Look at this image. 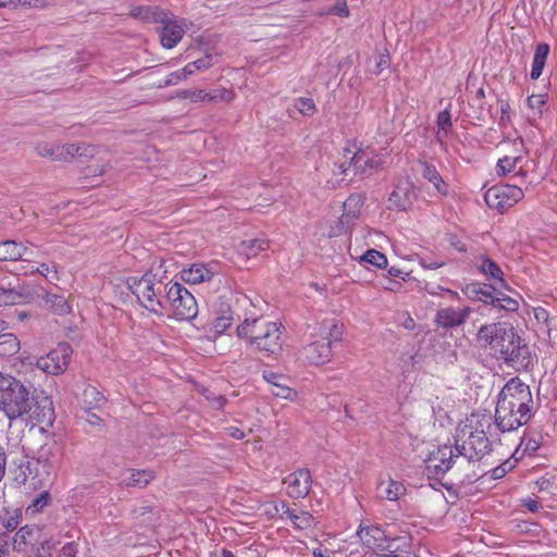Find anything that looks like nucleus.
<instances>
[{
  "mask_svg": "<svg viewBox=\"0 0 557 557\" xmlns=\"http://www.w3.org/2000/svg\"><path fill=\"white\" fill-rule=\"evenodd\" d=\"M42 539L41 529L36 524H26L18 529L13 537V550L24 554Z\"/></svg>",
  "mask_w": 557,
  "mask_h": 557,
  "instance_id": "18",
  "label": "nucleus"
},
{
  "mask_svg": "<svg viewBox=\"0 0 557 557\" xmlns=\"http://www.w3.org/2000/svg\"><path fill=\"white\" fill-rule=\"evenodd\" d=\"M499 104H500V112H502V117H500L499 123L505 124L506 119H508V112L510 110V106L506 100H499Z\"/></svg>",
  "mask_w": 557,
  "mask_h": 557,
  "instance_id": "62",
  "label": "nucleus"
},
{
  "mask_svg": "<svg viewBox=\"0 0 557 557\" xmlns=\"http://www.w3.org/2000/svg\"><path fill=\"white\" fill-rule=\"evenodd\" d=\"M471 312V308L467 306L462 308H442L437 310L434 318V323L438 327H443L444 330L455 329L457 326L462 325L467 321Z\"/></svg>",
  "mask_w": 557,
  "mask_h": 557,
  "instance_id": "15",
  "label": "nucleus"
},
{
  "mask_svg": "<svg viewBox=\"0 0 557 557\" xmlns=\"http://www.w3.org/2000/svg\"><path fill=\"white\" fill-rule=\"evenodd\" d=\"M475 103L479 107V111H478V113L475 115L476 120H479L481 122H485L487 116L490 119L494 117L493 112H492V106H488V108L486 109V112H484V101L475 102Z\"/></svg>",
  "mask_w": 557,
  "mask_h": 557,
  "instance_id": "53",
  "label": "nucleus"
},
{
  "mask_svg": "<svg viewBox=\"0 0 557 557\" xmlns=\"http://www.w3.org/2000/svg\"><path fill=\"white\" fill-rule=\"evenodd\" d=\"M405 492V485L393 479L381 481L377 485L379 495L387 500H397Z\"/></svg>",
  "mask_w": 557,
  "mask_h": 557,
  "instance_id": "30",
  "label": "nucleus"
},
{
  "mask_svg": "<svg viewBox=\"0 0 557 557\" xmlns=\"http://www.w3.org/2000/svg\"><path fill=\"white\" fill-rule=\"evenodd\" d=\"M39 298H42L46 306L57 314L64 315L70 312V306L61 295L50 294L44 289V294Z\"/></svg>",
  "mask_w": 557,
  "mask_h": 557,
  "instance_id": "36",
  "label": "nucleus"
},
{
  "mask_svg": "<svg viewBox=\"0 0 557 557\" xmlns=\"http://www.w3.org/2000/svg\"><path fill=\"white\" fill-rule=\"evenodd\" d=\"M131 15L134 18L159 24L160 22H165L166 13L159 9L158 7H149V5H137L131 10Z\"/></svg>",
  "mask_w": 557,
  "mask_h": 557,
  "instance_id": "25",
  "label": "nucleus"
},
{
  "mask_svg": "<svg viewBox=\"0 0 557 557\" xmlns=\"http://www.w3.org/2000/svg\"><path fill=\"white\" fill-rule=\"evenodd\" d=\"M332 12L338 16H348V14H349V11H348V8H347V4L345 1L342 3H336L333 7Z\"/></svg>",
  "mask_w": 557,
  "mask_h": 557,
  "instance_id": "56",
  "label": "nucleus"
},
{
  "mask_svg": "<svg viewBox=\"0 0 557 557\" xmlns=\"http://www.w3.org/2000/svg\"><path fill=\"white\" fill-rule=\"evenodd\" d=\"M361 262L370 263L379 269H383L387 265V258L384 253L369 249L361 258Z\"/></svg>",
  "mask_w": 557,
  "mask_h": 557,
  "instance_id": "43",
  "label": "nucleus"
},
{
  "mask_svg": "<svg viewBox=\"0 0 557 557\" xmlns=\"http://www.w3.org/2000/svg\"><path fill=\"white\" fill-rule=\"evenodd\" d=\"M62 554L65 556V557H76L77 553H78V549H77V546L74 542H71V543H66L62 549H61Z\"/></svg>",
  "mask_w": 557,
  "mask_h": 557,
  "instance_id": "55",
  "label": "nucleus"
},
{
  "mask_svg": "<svg viewBox=\"0 0 557 557\" xmlns=\"http://www.w3.org/2000/svg\"><path fill=\"white\" fill-rule=\"evenodd\" d=\"M49 500V494L47 492L41 493L38 497H36L30 507H34L35 510L42 509Z\"/></svg>",
  "mask_w": 557,
  "mask_h": 557,
  "instance_id": "54",
  "label": "nucleus"
},
{
  "mask_svg": "<svg viewBox=\"0 0 557 557\" xmlns=\"http://www.w3.org/2000/svg\"><path fill=\"white\" fill-rule=\"evenodd\" d=\"M269 245L270 242L265 238H249L239 243L237 251L250 259L269 249Z\"/></svg>",
  "mask_w": 557,
  "mask_h": 557,
  "instance_id": "29",
  "label": "nucleus"
},
{
  "mask_svg": "<svg viewBox=\"0 0 557 557\" xmlns=\"http://www.w3.org/2000/svg\"><path fill=\"white\" fill-rule=\"evenodd\" d=\"M522 189L516 184L495 185L487 189L484 200L491 209L503 213L523 198Z\"/></svg>",
  "mask_w": 557,
  "mask_h": 557,
  "instance_id": "9",
  "label": "nucleus"
},
{
  "mask_svg": "<svg viewBox=\"0 0 557 557\" xmlns=\"http://www.w3.org/2000/svg\"><path fill=\"white\" fill-rule=\"evenodd\" d=\"M304 355L308 362L323 364L330 361L332 347L330 346V342H324L320 338L305 346Z\"/></svg>",
  "mask_w": 557,
  "mask_h": 557,
  "instance_id": "20",
  "label": "nucleus"
},
{
  "mask_svg": "<svg viewBox=\"0 0 557 557\" xmlns=\"http://www.w3.org/2000/svg\"><path fill=\"white\" fill-rule=\"evenodd\" d=\"M533 396L528 384L510 379L497 395L494 423L502 433L525 425L533 417Z\"/></svg>",
  "mask_w": 557,
  "mask_h": 557,
  "instance_id": "2",
  "label": "nucleus"
},
{
  "mask_svg": "<svg viewBox=\"0 0 557 557\" xmlns=\"http://www.w3.org/2000/svg\"><path fill=\"white\" fill-rule=\"evenodd\" d=\"M478 342L491 350V355L518 371L532 367V354L525 339L506 322L482 325L478 331Z\"/></svg>",
  "mask_w": 557,
  "mask_h": 557,
  "instance_id": "1",
  "label": "nucleus"
},
{
  "mask_svg": "<svg viewBox=\"0 0 557 557\" xmlns=\"http://www.w3.org/2000/svg\"><path fill=\"white\" fill-rule=\"evenodd\" d=\"M94 148L91 146H86L84 144H67L63 146H58L48 143H39L36 146V151L40 157L50 158L53 161H71L74 157H88L92 156L91 151Z\"/></svg>",
  "mask_w": 557,
  "mask_h": 557,
  "instance_id": "10",
  "label": "nucleus"
},
{
  "mask_svg": "<svg viewBox=\"0 0 557 557\" xmlns=\"http://www.w3.org/2000/svg\"><path fill=\"white\" fill-rule=\"evenodd\" d=\"M436 124L438 127L436 139L443 149H446L445 138H447L453 129L451 115L448 109L437 114Z\"/></svg>",
  "mask_w": 557,
  "mask_h": 557,
  "instance_id": "35",
  "label": "nucleus"
},
{
  "mask_svg": "<svg viewBox=\"0 0 557 557\" xmlns=\"http://www.w3.org/2000/svg\"><path fill=\"white\" fill-rule=\"evenodd\" d=\"M164 310L173 311L180 320H193L197 317L198 305L191 293L175 282L166 290Z\"/></svg>",
  "mask_w": 557,
  "mask_h": 557,
  "instance_id": "7",
  "label": "nucleus"
},
{
  "mask_svg": "<svg viewBox=\"0 0 557 557\" xmlns=\"http://www.w3.org/2000/svg\"><path fill=\"white\" fill-rule=\"evenodd\" d=\"M416 199V191L413 186L408 182L399 184L395 187L393 193L389 195L388 202L389 209H396L399 211L408 210Z\"/></svg>",
  "mask_w": 557,
  "mask_h": 557,
  "instance_id": "19",
  "label": "nucleus"
},
{
  "mask_svg": "<svg viewBox=\"0 0 557 557\" xmlns=\"http://www.w3.org/2000/svg\"><path fill=\"white\" fill-rule=\"evenodd\" d=\"M207 398L211 401L212 407L215 409H222L226 404V398L224 396H214L212 398L208 396Z\"/></svg>",
  "mask_w": 557,
  "mask_h": 557,
  "instance_id": "61",
  "label": "nucleus"
},
{
  "mask_svg": "<svg viewBox=\"0 0 557 557\" xmlns=\"http://www.w3.org/2000/svg\"><path fill=\"white\" fill-rule=\"evenodd\" d=\"M389 66V57L387 54H381L380 60L376 63V71L381 72Z\"/></svg>",
  "mask_w": 557,
  "mask_h": 557,
  "instance_id": "63",
  "label": "nucleus"
},
{
  "mask_svg": "<svg viewBox=\"0 0 557 557\" xmlns=\"http://www.w3.org/2000/svg\"><path fill=\"white\" fill-rule=\"evenodd\" d=\"M154 478L152 471L137 470L134 471L128 478L123 479V484L127 487H146Z\"/></svg>",
  "mask_w": 557,
  "mask_h": 557,
  "instance_id": "39",
  "label": "nucleus"
},
{
  "mask_svg": "<svg viewBox=\"0 0 557 557\" xmlns=\"http://www.w3.org/2000/svg\"><path fill=\"white\" fill-rule=\"evenodd\" d=\"M449 244L459 252H467V246L457 236H450Z\"/></svg>",
  "mask_w": 557,
  "mask_h": 557,
  "instance_id": "59",
  "label": "nucleus"
},
{
  "mask_svg": "<svg viewBox=\"0 0 557 557\" xmlns=\"http://www.w3.org/2000/svg\"><path fill=\"white\" fill-rule=\"evenodd\" d=\"M419 165L423 178L432 183L438 194L446 196L448 194V184L444 182L436 168L433 164L421 160L419 161Z\"/></svg>",
  "mask_w": 557,
  "mask_h": 557,
  "instance_id": "24",
  "label": "nucleus"
},
{
  "mask_svg": "<svg viewBox=\"0 0 557 557\" xmlns=\"http://www.w3.org/2000/svg\"><path fill=\"white\" fill-rule=\"evenodd\" d=\"M420 264L424 269L435 270L444 267L446 264V261L437 258L423 257L420 259Z\"/></svg>",
  "mask_w": 557,
  "mask_h": 557,
  "instance_id": "51",
  "label": "nucleus"
},
{
  "mask_svg": "<svg viewBox=\"0 0 557 557\" xmlns=\"http://www.w3.org/2000/svg\"><path fill=\"white\" fill-rule=\"evenodd\" d=\"M26 422L35 424H46L47 426L52 425L55 413L52 399L45 394V392H37L36 389L32 393V409L29 412L22 418Z\"/></svg>",
  "mask_w": 557,
  "mask_h": 557,
  "instance_id": "11",
  "label": "nucleus"
},
{
  "mask_svg": "<svg viewBox=\"0 0 557 557\" xmlns=\"http://www.w3.org/2000/svg\"><path fill=\"white\" fill-rule=\"evenodd\" d=\"M214 59H216V55L206 54L205 57L194 61V63H195V66H197L198 71L207 70L214 64V62H215Z\"/></svg>",
  "mask_w": 557,
  "mask_h": 557,
  "instance_id": "52",
  "label": "nucleus"
},
{
  "mask_svg": "<svg viewBox=\"0 0 557 557\" xmlns=\"http://www.w3.org/2000/svg\"><path fill=\"white\" fill-rule=\"evenodd\" d=\"M384 159L381 154L372 150H359L352 154L349 162H343L338 165L339 174L347 176L350 171L354 175H371L375 171L383 169Z\"/></svg>",
  "mask_w": 557,
  "mask_h": 557,
  "instance_id": "8",
  "label": "nucleus"
},
{
  "mask_svg": "<svg viewBox=\"0 0 557 557\" xmlns=\"http://www.w3.org/2000/svg\"><path fill=\"white\" fill-rule=\"evenodd\" d=\"M366 196L361 193L351 194L343 203V214L339 218L342 231L346 232L360 218Z\"/></svg>",
  "mask_w": 557,
  "mask_h": 557,
  "instance_id": "16",
  "label": "nucleus"
},
{
  "mask_svg": "<svg viewBox=\"0 0 557 557\" xmlns=\"http://www.w3.org/2000/svg\"><path fill=\"white\" fill-rule=\"evenodd\" d=\"M27 247L15 240L0 242V260L1 261H16L24 258Z\"/></svg>",
  "mask_w": 557,
  "mask_h": 557,
  "instance_id": "28",
  "label": "nucleus"
},
{
  "mask_svg": "<svg viewBox=\"0 0 557 557\" xmlns=\"http://www.w3.org/2000/svg\"><path fill=\"white\" fill-rule=\"evenodd\" d=\"M156 274L145 273L140 278L129 277L127 286L137 297L140 305L148 311L162 315L164 311V298L157 297Z\"/></svg>",
  "mask_w": 557,
  "mask_h": 557,
  "instance_id": "6",
  "label": "nucleus"
},
{
  "mask_svg": "<svg viewBox=\"0 0 557 557\" xmlns=\"http://www.w3.org/2000/svg\"><path fill=\"white\" fill-rule=\"evenodd\" d=\"M57 542L52 539H41L33 547H29L24 557H53V550L55 549Z\"/></svg>",
  "mask_w": 557,
  "mask_h": 557,
  "instance_id": "37",
  "label": "nucleus"
},
{
  "mask_svg": "<svg viewBox=\"0 0 557 557\" xmlns=\"http://www.w3.org/2000/svg\"><path fill=\"white\" fill-rule=\"evenodd\" d=\"M548 53H549V45L548 44H546V42L537 44V46L535 48L534 57H533L531 73H530L531 79L536 81L542 75Z\"/></svg>",
  "mask_w": 557,
  "mask_h": 557,
  "instance_id": "32",
  "label": "nucleus"
},
{
  "mask_svg": "<svg viewBox=\"0 0 557 557\" xmlns=\"http://www.w3.org/2000/svg\"><path fill=\"white\" fill-rule=\"evenodd\" d=\"M459 459V453H454L453 447L447 445L440 446L437 449L430 453L429 457L424 461V474L429 481H434V483H430V485L433 488H436V484H440L449 491L451 485L443 483L442 479Z\"/></svg>",
  "mask_w": 557,
  "mask_h": 557,
  "instance_id": "5",
  "label": "nucleus"
},
{
  "mask_svg": "<svg viewBox=\"0 0 557 557\" xmlns=\"http://www.w3.org/2000/svg\"><path fill=\"white\" fill-rule=\"evenodd\" d=\"M162 27L160 28L159 37L162 47L172 49L183 38L185 30L175 21H171L166 17L165 22H160Z\"/></svg>",
  "mask_w": 557,
  "mask_h": 557,
  "instance_id": "21",
  "label": "nucleus"
},
{
  "mask_svg": "<svg viewBox=\"0 0 557 557\" xmlns=\"http://www.w3.org/2000/svg\"><path fill=\"white\" fill-rule=\"evenodd\" d=\"M0 354L14 355L20 350V341L11 333L0 335Z\"/></svg>",
  "mask_w": 557,
  "mask_h": 557,
  "instance_id": "42",
  "label": "nucleus"
},
{
  "mask_svg": "<svg viewBox=\"0 0 557 557\" xmlns=\"http://www.w3.org/2000/svg\"><path fill=\"white\" fill-rule=\"evenodd\" d=\"M522 506L531 512H536L540 508V503L533 498L523 499Z\"/></svg>",
  "mask_w": 557,
  "mask_h": 557,
  "instance_id": "58",
  "label": "nucleus"
},
{
  "mask_svg": "<svg viewBox=\"0 0 557 557\" xmlns=\"http://www.w3.org/2000/svg\"><path fill=\"white\" fill-rule=\"evenodd\" d=\"M72 354L73 349L71 345L66 342H61L46 356L40 357L36 364L44 372L58 375L66 370Z\"/></svg>",
  "mask_w": 557,
  "mask_h": 557,
  "instance_id": "12",
  "label": "nucleus"
},
{
  "mask_svg": "<svg viewBox=\"0 0 557 557\" xmlns=\"http://www.w3.org/2000/svg\"><path fill=\"white\" fill-rule=\"evenodd\" d=\"M7 468V454L5 449L0 445V482L4 478Z\"/></svg>",
  "mask_w": 557,
  "mask_h": 557,
  "instance_id": "57",
  "label": "nucleus"
},
{
  "mask_svg": "<svg viewBox=\"0 0 557 557\" xmlns=\"http://www.w3.org/2000/svg\"><path fill=\"white\" fill-rule=\"evenodd\" d=\"M528 104L533 111V119L541 117L546 106V98L544 95H532L528 98Z\"/></svg>",
  "mask_w": 557,
  "mask_h": 557,
  "instance_id": "46",
  "label": "nucleus"
},
{
  "mask_svg": "<svg viewBox=\"0 0 557 557\" xmlns=\"http://www.w3.org/2000/svg\"><path fill=\"white\" fill-rule=\"evenodd\" d=\"M44 287L22 284L17 287H0V307L30 302L42 296Z\"/></svg>",
  "mask_w": 557,
  "mask_h": 557,
  "instance_id": "14",
  "label": "nucleus"
},
{
  "mask_svg": "<svg viewBox=\"0 0 557 557\" xmlns=\"http://www.w3.org/2000/svg\"><path fill=\"white\" fill-rule=\"evenodd\" d=\"M20 5L29 8H42L46 5V0H20Z\"/></svg>",
  "mask_w": 557,
  "mask_h": 557,
  "instance_id": "60",
  "label": "nucleus"
},
{
  "mask_svg": "<svg viewBox=\"0 0 557 557\" xmlns=\"http://www.w3.org/2000/svg\"><path fill=\"white\" fill-rule=\"evenodd\" d=\"M233 312L230 306L222 302L219 310V315L213 322V329L215 333L223 334L233 324Z\"/></svg>",
  "mask_w": 557,
  "mask_h": 557,
  "instance_id": "38",
  "label": "nucleus"
},
{
  "mask_svg": "<svg viewBox=\"0 0 557 557\" xmlns=\"http://www.w3.org/2000/svg\"><path fill=\"white\" fill-rule=\"evenodd\" d=\"M455 450L460 457H465L468 462L480 460L491 450V441L483 430H474L470 432L467 441L461 445L456 444Z\"/></svg>",
  "mask_w": 557,
  "mask_h": 557,
  "instance_id": "13",
  "label": "nucleus"
},
{
  "mask_svg": "<svg viewBox=\"0 0 557 557\" xmlns=\"http://www.w3.org/2000/svg\"><path fill=\"white\" fill-rule=\"evenodd\" d=\"M106 397L96 387L87 385L82 394L83 407L86 411L100 408L106 404Z\"/></svg>",
  "mask_w": 557,
  "mask_h": 557,
  "instance_id": "34",
  "label": "nucleus"
},
{
  "mask_svg": "<svg viewBox=\"0 0 557 557\" xmlns=\"http://www.w3.org/2000/svg\"><path fill=\"white\" fill-rule=\"evenodd\" d=\"M357 534L363 546L373 550L375 548H382L381 542L385 537L384 531L382 529L374 525L364 527L360 528Z\"/></svg>",
  "mask_w": 557,
  "mask_h": 557,
  "instance_id": "26",
  "label": "nucleus"
},
{
  "mask_svg": "<svg viewBox=\"0 0 557 557\" xmlns=\"http://www.w3.org/2000/svg\"><path fill=\"white\" fill-rule=\"evenodd\" d=\"M212 276V271L201 263H195L190 268L184 269L181 273L182 280L188 284H199L210 281Z\"/></svg>",
  "mask_w": 557,
  "mask_h": 557,
  "instance_id": "27",
  "label": "nucleus"
},
{
  "mask_svg": "<svg viewBox=\"0 0 557 557\" xmlns=\"http://www.w3.org/2000/svg\"><path fill=\"white\" fill-rule=\"evenodd\" d=\"M482 287H483L481 289L482 294H480V299L478 301H482L484 304L492 305V300H494L496 298V294H497L498 289H496L492 285H487V284H482Z\"/></svg>",
  "mask_w": 557,
  "mask_h": 557,
  "instance_id": "48",
  "label": "nucleus"
},
{
  "mask_svg": "<svg viewBox=\"0 0 557 557\" xmlns=\"http://www.w3.org/2000/svg\"><path fill=\"white\" fill-rule=\"evenodd\" d=\"M318 335L321 337V341L330 342L332 347L334 344L342 342L343 324L335 319L324 320L319 327Z\"/></svg>",
  "mask_w": 557,
  "mask_h": 557,
  "instance_id": "23",
  "label": "nucleus"
},
{
  "mask_svg": "<svg viewBox=\"0 0 557 557\" xmlns=\"http://www.w3.org/2000/svg\"><path fill=\"white\" fill-rule=\"evenodd\" d=\"M482 284L481 283H469V284H466L462 288H461V292L471 300H475L478 301L480 299V294L481 293V289H482Z\"/></svg>",
  "mask_w": 557,
  "mask_h": 557,
  "instance_id": "47",
  "label": "nucleus"
},
{
  "mask_svg": "<svg viewBox=\"0 0 557 557\" xmlns=\"http://www.w3.org/2000/svg\"><path fill=\"white\" fill-rule=\"evenodd\" d=\"M263 379L271 385L270 392L280 398L292 399L296 395L293 388L287 384L288 379L280 373L263 371Z\"/></svg>",
  "mask_w": 557,
  "mask_h": 557,
  "instance_id": "22",
  "label": "nucleus"
},
{
  "mask_svg": "<svg viewBox=\"0 0 557 557\" xmlns=\"http://www.w3.org/2000/svg\"><path fill=\"white\" fill-rule=\"evenodd\" d=\"M521 446H523L524 451L528 453V455L532 456L534 455L537 449L540 448V442L536 438L529 437L527 435H523L521 437Z\"/></svg>",
  "mask_w": 557,
  "mask_h": 557,
  "instance_id": "49",
  "label": "nucleus"
},
{
  "mask_svg": "<svg viewBox=\"0 0 557 557\" xmlns=\"http://www.w3.org/2000/svg\"><path fill=\"white\" fill-rule=\"evenodd\" d=\"M288 485V495L293 498L306 497L312 485L311 473L308 469H298L290 473L284 481Z\"/></svg>",
  "mask_w": 557,
  "mask_h": 557,
  "instance_id": "17",
  "label": "nucleus"
},
{
  "mask_svg": "<svg viewBox=\"0 0 557 557\" xmlns=\"http://www.w3.org/2000/svg\"><path fill=\"white\" fill-rule=\"evenodd\" d=\"M522 160V157H509L505 156L504 158H500L496 165V173L498 175H508L510 173H513L512 178L517 183L523 175L521 169L516 171L517 164Z\"/></svg>",
  "mask_w": 557,
  "mask_h": 557,
  "instance_id": "33",
  "label": "nucleus"
},
{
  "mask_svg": "<svg viewBox=\"0 0 557 557\" xmlns=\"http://www.w3.org/2000/svg\"><path fill=\"white\" fill-rule=\"evenodd\" d=\"M282 507L285 508L283 510V515H285L292 521L295 528L299 530H307L313 525L314 518L310 512L290 509L284 504Z\"/></svg>",
  "mask_w": 557,
  "mask_h": 557,
  "instance_id": "31",
  "label": "nucleus"
},
{
  "mask_svg": "<svg viewBox=\"0 0 557 557\" xmlns=\"http://www.w3.org/2000/svg\"><path fill=\"white\" fill-rule=\"evenodd\" d=\"M294 108L304 116H312L317 112L313 99L307 97L295 99Z\"/></svg>",
  "mask_w": 557,
  "mask_h": 557,
  "instance_id": "44",
  "label": "nucleus"
},
{
  "mask_svg": "<svg viewBox=\"0 0 557 557\" xmlns=\"http://www.w3.org/2000/svg\"><path fill=\"white\" fill-rule=\"evenodd\" d=\"M478 268L487 278L498 280L504 283V273L498 264L492 259L482 257L481 263Z\"/></svg>",
  "mask_w": 557,
  "mask_h": 557,
  "instance_id": "40",
  "label": "nucleus"
},
{
  "mask_svg": "<svg viewBox=\"0 0 557 557\" xmlns=\"http://www.w3.org/2000/svg\"><path fill=\"white\" fill-rule=\"evenodd\" d=\"M181 81H185L182 70L175 71L168 75V77L157 85L158 88H165L178 84Z\"/></svg>",
  "mask_w": 557,
  "mask_h": 557,
  "instance_id": "50",
  "label": "nucleus"
},
{
  "mask_svg": "<svg viewBox=\"0 0 557 557\" xmlns=\"http://www.w3.org/2000/svg\"><path fill=\"white\" fill-rule=\"evenodd\" d=\"M30 409L29 387L20 380L0 372V410L12 421L24 418Z\"/></svg>",
  "mask_w": 557,
  "mask_h": 557,
  "instance_id": "4",
  "label": "nucleus"
},
{
  "mask_svg": "<svg viewBox=\"0 0 557 557\" xmlns=\"http://www.w3.org/2000/svg\"><path fill=\"white\" fill-rule=\"evenodd\" d=\"M237 336L263 357L276 358L283 350L281 325L275 322L261 323L259 319L245 321L237 326Z\"/></svg>",
  "mask_w": 557,
  "mask_h": 557,
  "instance_id": "3",
  "label": "nucleus"
},
{
  "mask_svg": "<svg viewBox=\"0 0 557 557\" xmlns=\"http://www.w3.org/2000/svg\"><path fill=\"white\" fill-rule=\"evenodd\" d=\"M21 512L18 510H4L3 516H0L2 528L7 532L14 531L20 524Z\"/></svg>",
  "mask_w": 557,
  "mask_h": 557,
  "instance_id": "45",
  "label": "nucleus"
},
{
  "mask_svg": "<svg viewBox=\"0 0 557 557\" xmlns=\"http://www.w3.org/2000/svg\"><path fill=\"white\" fill-rule=\"evenodd\" d=\"M492 306L499 310L509 312H513L519 309V302L500 290H497L496 298L492 300Z\"/></svg>",
  "mask_w": 557,
  "mask_h": 557,
  "instance_id": "41",
  "label": "nucleus"
},
{
  "mask_svg": "<svg viewBox=\"0 0 557 557\" xmlns=\"http://www.w3.org/2000/svg\"><path fill=\"white\" fill-rule=\"evenodd\" d=\"M210 96L209 94L205 92L203 90H193L191 91V101L198 102V101H206L207 97Z\"/></svg>",
  "mask_w": 557,
  "mask_h": 557,
  "instance_id": "64",
  "label": "nucleus"
}]
</instances>
